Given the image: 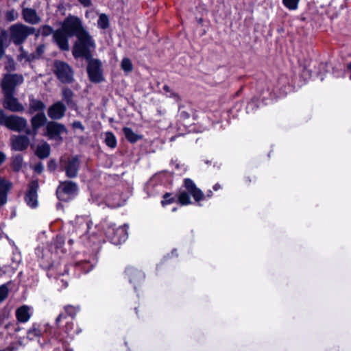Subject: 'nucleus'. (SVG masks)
Returning <instances> with one entry per match:
<instances>
[{
  "mask_svg": "<svg viewBox=\"0 0 351 351\" xmlns=\"http://www.w3.org/2000/svg\"><path fill=\"white\" fill-rule=\"evenodd\" d=\"M34 27L25 25L21 23L13 24L9 27V32L0 27V60L5 56L6 49L12 43L15 46L21 45L27 38L34 34Z\"/></svg>",
  "mask_w": 351,
  "mask_h": 351,
  "instance_id": "f257e3e1",
  "label": "nucleus"
},
{
  "mask_svg": "<svg viewBox=\"0 0 351 351\" xmlns=\"http://www.w3.org/2000/svg\"><path fill=\"white\" fill-rule=\"evenodd\" d=\"M26 337L29 341H38L42 348L57 346V341H64V337L57 333V328L47 324L43 327L40 324L33 323L27 330Z\"/></svg>",
  "mask_w": 351,
  "mask_h": 351,
  "instance_id": "f03ea898",
  "label": "nucleus"
},
{
  "mask_svg": "<svg viewBox=\"0 0 351 351\" xmlns=\"http://www.w3.org/2000/svg\"><path fill=\"white\" fill-rule=\"evenodd\" d=\"M74 36L76 37V40L72 49L73 56L75 59L80 58L90 59L93 56L92 50L95 48V40L84 28L79 17L77 21Z\"/></svg>",
  "mask_w": 351,
  "mask_h": 351,
  "instance_id": "7ed1b4c3",
  "label": "nucleus"
},
{
  "mask_svg": "<svg viewBox=\"0 0 351 351\" xmlns=\"http://www.w3.org/2000/svg\"><path fill=\"white\" fill-rule=\"evenodd\" d=\"M77 16L69 15L63 21L61 27L55 30L53 42L63 51L69 50V38L74 36Z\"/></svg>",
  "mask_w": 351,
  "mask_h": 351,
  "instance_id": "20e7f679",
  "label": "nucleus"
},
{
  "mask_svg": "<svg viewBox=\"0 0 351 351\" xmlns=\"http://www.w3.org/2000/svg\"><path fill=\"white\" fill-rule=\"evenodd\" d=\"M183 186L185 190L180 191L178 193V204L181 206H187L192 204L191 195L193 197L195 202L198 205H201L199 202L204 198L203 191L197 186L195 183L191 178H184L183 180Z\"/></svg>",
  "mask_w": 351,
  "mask_h": 351,
  "instance_id": "39448f33",
  "label": "nucleus"
},
{
  "mask_svg": "<svg viewBox=\"0 0 351 351\" xmlns=\"http://www.w3.org/2000/svg\"><path fill=\"white\" fill-rule=\"evenodd\" d=\"M52 71L62 84H70L75 81V71L73 67L66 62L54 60L52 65Z\"/></svg>",
  "mask_w": 351,
  "mask_h": 351,
  "instance_id": "423d86ee",
  "label": "nucleus"
},
{
  "mask_svg": "<svg viewBox=\"0 0 351 351\" xmlns=\"http://www.w3.org/2000/svg\"><path fill=\"white\" fill-rule=\"evenodd\" d=\"M78 187L75 182L70 180L60 182L56 189L57 198L64 202L71 201L77 193Z\"/></svg>",
  "mask_w": 351,
  "mask_h": 351,
  "instance_id": "0eeeda50",
  "label": "nucleus"
},
{
  "mask_svg": "<svg viewBox=\"0 0 351 351\" xmlns=\"http://www.w3.org/2000/svg\"><path fill=\"white\" fill-rule=\"evenodd\" d=\"M128 226L124 224L116 227L115 225H110L106 230V236L110 243L114 245H119L125 242L128 237Z\"/></svg>",
  "mask_w": 351,
  "mask_h": 351,
  "instance_id": "6e6552de",
  "label": "nucleus"
},
{
  "mask_svg": "<svg viewBox=\"0 0 351 351\" xmlns=\"http://www.w3.org/2000/svg\"><path fill=\"white\" fill-rule=\"evenodd\" d=\"M23 77L17 73H5L0 82L3 94L15 93L18 85L23 82Z\"/></svg>",
  "mask_w": 351,
  "mask_h": 351,
  "instance_id": "1a4fd4ad",
  "label": "nucleus"
},
{
  "mask_svg": "<svg viewBox=\"0 0 351 351\" xmlns=\"http://www.w3.org/2000/svg\"><path fill=\"white\" fill-rule=\"evenodd\" d=\"M87 62L86 71L89 80L93 83H100L104 81L101 62L93 56L85 59Z\"/></svg>",
  "mask_w": 351,
  "mask_h": 351,
  "instance_id": "9d476101",
  "label": "nucleus"
},
{
  "mask_svg": "<svg viewBox=\"0 0 351 351\" xmlns=\"http://www.w3.org/2000/svg\"><path fill=\"white\" fill-rule=\"evenodd\" d=\"M64 325L62 328V332H61V326L57 327V333L60 334L64 339V341H57V345L61 343L63 346H66L69 339H73L75 335H78L81 332V330L78 327L75 326L73 320L67 319L63 320Z\"/></svg>",
  "mask_w": 351,
  "mask_h": 351,
  "instance_id": "9b49d317",
  "label": "nucleus"
},
{
  "mask_svg": "<svg viewBox=\"0 0 351 351\" xmlns=\"http://www.w3.org/2000/svg\"><path fill=\"white\" fill-rule=\"evenodd\" d=\"M124 274L129 282L133 285L134 289H136L137 287L141 286L145 279L144 272L141 269L132 265L125 267Z\"/></svg>",
  "mask_w": 351,
  "mask_h": 351,
  "instance_id": "f8f14e48",
  "label": "nucleus"
},
{
  "mask_svg": "<svg viewBox=\"0 0 351 351\" xmlns=\"http://www.w3.org/2000/svg\"><path fill=\"white\" fill-rule=\"evenodd\" d=\"M39 188L38 180H34L27 184V191L25 194L24 200L27 205L31 208H36L38 206V191Z\"/></svg>",
  "mask_w": 351,
  "mask_h": 351,
  "instance_id": "ddd939ff",
  "label": "nucleus"
},
{
  "mask_svg": "<svg viewBox=\"0 0 351 351\" xmlns=\"http://www.w3.org/2000/svg\"><path fill=\"white\" fill-rule=\"evenodd\" d=\"M27 125V120L14 114L6 115L3 126L15 132H22Z\"/></svg>",
  "mask_w": 351,
  "mask_h": 351,
  "instance_id": "4468645a",
  "label": "nucleus"
},
{
  "mask_svg": "<svg viewBox=\"0 0 351 351\" xmlns=\"http://www.w3.org/2000/svg\"><path fill=\"white\" fill-rule=\"evenodd\" d=\"M46 131L48 137L51 139L62 141L61 134L67 132L65 125L56 121H49L47 123Z\"/></svg>",
  "mask_w": 351,
  "mask_h": 351,
  "instance_id": "2eb2a0df",
  "label": "nucleus"
},
{
  "mask_svg": "<svg viewBox=\"0 0 351 351\" xmlns=\"http://www.w3.org/2000/svg\"><path fill=\"white\" fill-rule=\"evenodd\" d=\"M15 93L3 95V106L5 109L13 112H22L24 111V106L18 99L14 97Z\"/></svg>",
  "mask_w": 351,
  "mask_h": 351,
  "instance_id": "dca6fc26",
  "label": "nucleus"
},
{
  "mask_svg": "<svg viewBox=\"0 0 351 351\" xmlns=\"http://www.w3.org/2000/svg\"><path fill=\"white\" fill-rule=\"evenodd\" d=\"M256 89L260 96L262 97L263 99L269 98L272 93L275 91L274 85L270 80L266 78L257 82Z\"/></svg>",
  "mask_w": 351,
  "mask_h": 351,
  "instance_id": "f3484780",
  "label": "nucleus"
},
{
  "mask_svg": "<svg viewBox=\"0 0 351 351\" xmlns=\"http://www.w3.org/2000/svg\"><path fill=\"white\" fill-rule=\"evenodd\" d=\"M80 311L78 306H74L72 305H66L64 307V312L60 313L59 315L56 318L55 324L56 326L60 328L62 326L63 320L71 319L73 320L77 312Z\"/></svg>",
  "mask_w": 351,
  "mask_h": 351,
  "instance_id": "a211bd4d",
  "label": "nucleus"
},
{
  "mask_svg": "<svg viewBox=\"0 0 351 351\" xmlns=\"http://www.w3.org/2000/svg\"><path fill=\"white\" fill-rule=\"evenodd\" d=\"M80 167V160L78 155L69 159L64 167L66 176L69 178H75L77 176Z\"/></svg>",
  "mask_w": 351,
  "mask_h": 351,
  "instance_id": "6ab92c4d",
  "label": "nucleus"
},
{
  "mask_svg": "<svg viewBox=\"0 0 351 351\" xmlns=\"http://www.w3.org/2000/svg\"><path fill=\"white\" fill-rule=\"evenodd\" d=\"M66 110V106L59 101L49 107L47 114L51 119L59 120L64 116Z\"/></svg>",
  "mask_w": 351,
  "mask_h": 351,
  "instance_id": "aec40b11",
  "label": "nucleus"
},
{
  "mask_svg": "<svg viewBox=\"0 0 351 351\" xmlns=\"http://www.w3.org/2000/svg\"><path fill=\"white\" fill-rule=\"evenodd\" d=\"M12 182L4 177L0 176V206H3L8 201V196L12 188Z\"/></svg>",
  "mask_w": 351,
  "mask_h": 351,
  "instance_id": "412c9836",
  "label": "nucleus"
},
{
  "mask_svg": "<svg viewBox=\"0 0 351 351\" xmlns=\"http://www.w3.org/2000/svg\"><path fill=\"white\" fill-rule=\"evenodd\" d=\"M29 143L30 141L28 136L26 135H19L12 140V149L15 151L23 152L28 148Z\"/></svg>",
  "mask_w": 351,
  "mask_h": 351,
  "instance_id": "4be33fe9",
  "label": "nucleus"
},
{
  "mask_svg": "<svg viewBox=\"0 0 351 351\" xmlns=\"http://www.w3.org/2000/svg\"><path fill=\"white\" fill-rule=\"evenodd\" d=\"M30 122L32 128V134L36 135L38 133V129L47 123V119L45 112H40L32 117Z\"/></svg>",
  "mask_w": 351,
  "mask_h": 351,
  "instance_id": "5701e85b",
  "label": "nucleus"
},
{
  "mask_svg": "<svg viewBox=\"0 0 351 351\" xmlns=\"http://www.w3.org/2000/svg\"><path fill=\"white\" fill-rule=\"evenodd\" d=\"M29 108L27 111V114H33L35 112H44L46 108L45 104L39 99H35L33 95L29 97Z\"/></svg>",
  "mask_w": 351,
  "mask_h": 351,
  "instance_id": "b1692460",
  "label": "nucleus"
},
{
  "mask_svg": "<svg viewBox=\"0 0 351 351\" xmlns=\"http://www.w3.org/2000/svg\"><path fill=\"white\" fill-rule=\"evenodd\" d=\"M22 15L24 21L29 24L35 25L40 21L36 11L32 8H23Z\"/></svg>",
  "mask_w": 351,
  "mask_h": 351,
  "instance_id": "393cba45",
  "label": "nucleus"
},
{
  "mask_svg": "<svg viewBox=\"0 0 351 351\" xmlns=\"http://www.w3.org/2000/svg\"><path fill=\"white\" fill-rule=\"evenodd\" d=\"M31 317L29 313V308L28 306L23 305L18 308L16 311V317L18 322L25 323L28 322Z\"/></svg>",
  "mask_w": 351,
  "mask_h": 351,
  "instance_id": "a878e982",
  "label": "nucleus"
},
{
  "mask_svg": "<svg viewBox=\"0 0 351 351\" xmlns=\"http://www.w3.org/2000/svg\"><path fill=\"white\" fill-rule=\"evenodd\" d=\"M62 99L66 102V105L71 109L77 108V104L73 101V97L74 93L69 88H64L62 91Z\"/></svg>",
  "mask_w": 351,
  "mask_h": 351,
  "instance_id": "bb28decb",
  "label": "nucleus"
},
{
  "mask_svg": "<svg viewBox=\"0 0 351 351\" xmlns=\"http://www.w3.org/2000/svg\"><path fill=\"white\" fill-rule=\"evenodd\" d=\"M289 84V78L286 75H280L276 84L274 86L275 91H280V93H285L287 90V87Z\"/></svg>",
  "mask_w": 351,
  "mask_h": 351,
  "instance_id": "cd10ccee",
  "label": "nucleus"
},
{
  "mask_svg": "<svg viewBox=\"0 0 351 351\" xmlns=\"http://www.w3.org/2000/svg\"><path fill=\"white\" fill-rule=\"evenodd\" d=\"M64 236L62 234H57L56 237L53 239V241L54 248L56 249L57 253L61 252L62 254H65L66 252V250L64 248Z\"/></svg>",
  "mask_w": 351,
  "mask_h": 351,
  "instance_id": "c85d7f7f",
  "label": "nucleus"
},
{
  "mask_svg": "<svg viewBox=\"0 0 351 351\" xmlns=\"http://www.w3.org/2000/svg\"><path fill=\"white\" fill-rule=\"evenodd\" d=\"M123 132L127 141L131 143H135L142 138V135L136 134L130 128L124 127Z\"/></svg>",
  "mask_w": 351,
  "mask_h": 351,
  "instance_id": "c756f323",
  "label": "nucleus"
},
{
  "mask_svg": "<svg viewBox=\"0 0 351 351\" xmlns=\"http://www.w3.org/2000/svg\"><path fill=\"white\" fill-rule=\"evenodd\" d=\"M50 146L47 143L38 145L36 149L35 154L40 159H45L50 155Z\"/></svg>",
  "mask_w": 351,
  "mask_h": 351,
  "instance_id": "7c9ffc66",
  "label": "nucleus"
},
{
  "mask_svg": "<svg viewBox=\"0 0 351 351\" xmlns=\"http://www.w3.org/2000/svg\"><path fill=\"white\" fill-rule=\"evenodd\" d=\"M23 162V157L22 154H16L12 157L11 168L14 172H19L22 168Z\"/></svg>",
  "mask_w": 351,
  "mask_h": 351,
  "instance_id": "2f4dec72",
  "label": "nucleus"
},
{
  "mask_svg": "<svg viewBox=\"0 0 351 351\" xmlns=\"http://www.w3.org/2000/svg\"><path fill=\"white\" fill-rule=\"evenodd\" d=\"M175 202L178 203V194L174 195L172 193L167 192L163 194L160 204L162 207H166Z\"/></svg>",
  "mask_w": 351,
  "mask_h": 351,
  "instance_id": "473e14b6",
  "label": "nucleus"
},
{
  "mask_svg": "<svg viewBox=\"0 0 351 351\" xmlns=\"http://www.w3.org/2000/svg\"><path fill=\"white\" fill-rule=\"evenodd\" d=\"M104 141L106 145L112 149H114L117 147V138L115 135L112 132H106Z\"/></svg>",
  "mask_w": 351,
  "mask_h": 351,
  "instance_id": "72a5a7b5",
  "label": "nucleus"
},
{
  "mask_svg": "<svg viewBox=\"0 0 351 351\" xmlns=\"http://www.w3.org/2000/svg\"><path fill=\"white\" fill-rule=\"evenodd\" d=\"M75 267L81 269L84 273H88L93 269V265L88 261H77L75 263Z\"/></svg>",
  "mask_w": 351,
  "mask_h": 351,
  "instance_id": "f704fd0d",
  "label": "nucleus"
},
{
  "mask_svg": "<svg viewBox=\"0 0 351 351\" xmlns=\"http://www.w3.org/2000/svg\"><path fill=\"white\" fill-rule=\"evenodd\" d=\"M55 31L53 30V27L49 25H44L41 26L40 29L38 31L37 33L35 32L36 37H38L39 36V34L40 32L41 35L44 37H47L51 34L53 35V32Z\"/></svg>",
  "mask_w": 351,
  "mask_h": 351,
  "instance_id": "c9c22d12",
  "label": "nucleus"
},
{
  "mask_svg": "<svg viewBox=\"0 0 351 351\" xmlns=\"http://www.w3.org/2000/svg\"><path fill=\"white\" fill-rule=\"evenodd\" d=\"M109 19L106 14H101L97 21V25L102 29H106L109 27Z\"/></svg>",
  "mask_w": 351,
  "mask_h": 351,
  "instance_id": "e433bc0d",
  "label": "nucleus"
},
{
  "mask_svg": "<svg viewBox=\"0 0 351 351\" xmlns=\"http://www.w3.org/2000/svg\"><path fill=\"white\" fill-rule=\"evenodd\" d=\"M121 69L125 72H130L133 69V65L128 58H124L121 63Z\"/></svg>",
  "mask_w": 351,
  "mask_h": 351,
  "instance_id": "4c0bfd02",
  "label": "nucleus"
},
{
  "mask_svg": "<svg viewBox=\"0 0 351 351\" xmlns=\"http://www.w3.org/2000/svg\"><path fill=\"white\" fill-rule=\"evenodd\" d=\"M5 17L7 21L12 22L19 17V14L14 9H11L5 12Z\"/></svg>",
  "mask_w": 351,
  "mask_h": 351,
  "instance_id": "58836bf2",
  "label": "nucleus"
},
{
  "mask_svg": "<svg viewBox=\"0 0 351 351\" xmlns=\"http://www.w3.org/2000/svg\"><path fill=\"white\" fill-rule=\"evenodd\" d=\"M300 0H282L283 5L290 10H294L298 8Z\"/></svg>",
  "mask_w": 351,
  "mask_h": 351,
  "instance_id": "ea45409f",
  "label": "nucleus"
},
{
  "mask_svg": "<svg viewBox=\"0 0 351 351\" xmlns=\"http://www.w3.org/2000/svg\"><path fill=\"white\" fill-rule=\"evenodd\" d=\"M9 289L5 284L0 286V303L3 302L8 296Z\"/></svg>",
  "mask_w": 351,
  "mask_h": 351,
  "instance_id": "a19ab883",
  "label": "nucleus"
},
{
  "mask_svg": "<svg viewBox=\"0 0 351 351\" xmlns=\"http://www.w3.org/2000/svg\"><path fill=\"white\" fill-rule=\"evenodd\" d=\"M7 58L8 62L5 65V69L8 72L14 71L16 70V66L13 58L9 56H7Z\"/></svg>",
  "mask_w": 351,
  "mask_h": 351,
  "instance_id": "79ce46f5",
  "label": "nucleus"
},
{
  "mask_svg": "<svg viewBox=\"0 0 351 351\" xmlns=\"http://www.w3.org/2000/svg\"><path fill=\"white\" fill-rule=\"evenodd\" d=\"M58 165L56 160L51 158L47 162V169L50 172L54 171L57 169Z\"/></svg>",
  "mask_w": 351,
  "mask_h": 351,
  "instance_id": "37998d69",
  "label": "nucleus"
},
{
  "mask_svg": "<svg viewBox=\"0 0 351 351\" xmlns=\"http://www.w3.org/2000/svg\"><path fill=\"white\" fill-rule=\"evenodd\" d=\"M163 90L166 93H169V97H173L174 99H179V95L176 93H174L171 90L170 87L168 85H164L163 86Z\"/></svg>",
  "mask_w": 351,
  "mask_h": 351,
  "instance_id": "c03bdc74",
  "label": "nucleus"
},
{
  "mask_svg": "<svg viewBox=\"0 0 351 351\" xmlns=\"http://www.w3.org/2000/svg\"><path fill=\"white\" fill-rule=\"evenodd\" d=\"M179 114H180V117L182 120L188 119L190 117V113L188 112L187 111L184 110V107H180L179 108Z\"/></svg>",
  "mask_w": 351,
  "mask_h": 351,
  "instance_id": "a18cd8bd",
  "label": "nucleus"
},
{
  "mask_svg": "<svg viewBox=\"0 0 351 351\" xmlns=\"http://www.w3.org/2000/svg\"><path fill=\"white\" fill-rule=\"evenodd\" d=\"M34 171L35 173L38 174H41L44 170L43 165L41 162H38L36 164L34 165Z\"/></svg>",
  "mask_w": 351,
  "mask_h": 351,
  "instance_id": "49530a36",
  "label": "nucleus"
},
{
  "mask_svg": "<svg viewBox=\"0 0 351 351\" xmlns=\"http://www.w3.org/2000/svg\"><path fill=\"white\" fill-rule=\"evenodd\" d=\"M72 127L74 129H80L82 131H84V129H85L84 126L83 125L82 122L80 121H73V123H72Z\"/></svg>",
  "mask_w": 351,
  "mask_h": 351,
  "instance_id": "de8ad7c7",
  "label": "nucleus"
},
{
  "mask_svg": "<svg viewBox=\"0 0 351 351\" xmlns=\"http://www.w3.org/2000/svg\"><path fill=\"white\" fill-rule=\"evenodd\" d=\"M84 8H89L92 5V0H77Z\"/></svg>",
  "mask_w": 351,
  "mask_h": 351,
  "instance_id": "09e8293b",
  "label": "nucleus"
},
{
  "mask_svg": "<svg viewBox=\"0 0 351 351\" xmlns=\"http://www.w3.org/2000/svg\"><path fill=\"white\" fill-rule=\"evenodd\" d=\"M6 115L7 114L5 113L4 110H2L1 108H0V125L1 126L3 125Z\"/></svg>",
  "mask_w": 351,
  "mask_h": 351,
  "instance_id": "8fccbe9b",
  "label": "nucleus"
},
{
  "mask_svg": "<svg viewBox=\"0 0 351 351\" xmlns=\"http://www.w3.org/2000/svg\"><path fill=\"white\" fill-rule=\"evenodd\" d=\"M8 267L7 265H3V267L0 265V276L5 274L8 271Z\"/></svg>",
  "mask_w": 351,
  "mask_h": 351,
  "instance_id": "3c124183",
  "label": "nucleus"
},
{
  "mask_svg": "<svg viewBox=\"0 0 351 351\" xmlns=\"http://www.w3.org/2000/svg\"><path fill=\"white\" fill-rule=\"evenodd\" d=\"M213 195V193L211 190L207 191L206 194L204 193V198L202 199V201L212 197Z\"/></svg>",
  "mask_w": 351,
  "mask_h": 351,
  "instance_id": "603ef678",
  "label": "nucleus"
},
{
  "mask_svg": "<svg viewBox=\"0 0 351 351\" xmlns=\"http://www.w3.org/2000/svg\"><path fill=\"white\" fill-rule=\"evenodd\" d=\"M5 154L3 152L0 151V166L5 162Z\"/></svg>",
  "mask_w": 351,
  "mask_h": 351,
  "instance_id": "864d4df0",
  "label": "nucleus"
},
{
  "mask_svg": "<svg viewBox=\"0 0 351 351\" xmlns=\"http://www.w3.org/2000/svg\"><path fill=\"white\" fill-rule=\"evenodd\" d=\"M243 182L247 185H249L251 183V182H252V179H251V178L250 176H245L244 178H243Z\"/></svg>",
  "mask_w": 351,
  "mask_h": 351,
  "instance_id": "5fc2aeb1",
  "label": "nucleus"
},
{
  "mask_svg": "<svg viewBox=\"0 0 351 351\" xmlns=\"http://www.w3.org/2000/svg\"><path fill=\"white\" fill-rule=\"evenodd\" d=\"M36 53L38 55H41L43 53V47L40 45L36 48Z\"/></svg>",
  "mask_w": 351,
  "mask_h": 351,
  "instance_id": "6e6d98bb",
  "label": "nucleus"
},
{
  "mask_svg": "<svg viewBox=\"0 0 351 351\" xmlns=\"http://www.w3.org/2000/svg\"><path fill=\"white\" fill-rule=\"evenodd\" d=\"M139 307H140V305L138 304V306H136L134 308V310L135 313L137 315V317H139V314H138V308H139Z\"/></svg>",
  "mask_w": 351,
  "mask_h": 351,
  "instance_id": "4d7b16f0",
  "label": "nucleus"
},
{
  "mask_svg": "<svg viewBox=\"0 0 351 351\" xmlns=\"http://www.w3.org/2000/svg\"><path fill=\"white\" fill-rule=\"evenodd\" d=\"M213 189H214L215 191H217V190H219V189H221V185H220L219 184L217 183V184H215L213 186Z\"/></svg>",
  "mask_w": 351,
  "mask_h": 351,
  "instance_id": "13d9d810",
  "label": "nucleus"
},
{
  "mask_svg": "<svg viewBox=\"0 0 351 351\" xmlns=\"http://www.w3.org/2000/svg\"><path fill=\"white\" fill-rule=\"evenodd\" d=\"M243 87H241V88H240V89H239V90H237V93H236V96H239V95L241 94V92H242V90H243Z\"/></svg>",
  "mask_w": 351,
  "mask_h": 351,
  "instance_id": "bf43d9fd",
  "label": "nucleus"
},
{
  "mask_svg": "<svg viewBox=\"0 0 351 351\" xmlns=\"http://www.w3.org/2000/svg\"><path fill=\"white\" fill-rule=\"evenodd\" d=\"M68 243H69L70 245H71L73 243V239H69V240L68 241Z\"/></svg>",
  "mask_w": 351,
  "mask_h": 351,
  "instance_id": "052dcab7",
  "label": "nucleus"
},
{
  "mask_svg": "<svg viewBox=\"0 0 351 351\" xmlns=\"http://www.w3.org/2000/svg\"><path fill=\"white\" fill-rule=\"evenodd\" d=\"M86 226L87 230L89 229V228H90L89 222L86 223Z\"/></svg>",
  "mask_w": 351,
  "mask_h": 351,
  "instance_id": "680f3d73",
  "label": "nucleus"
},
{
  "mask_svg": "<svg viewBox=\"0 0 351 351\" xmlns=\"http://www.w3.org/2000/svg\"><path fill=\"white\" fill-rule=\"evenodd\" d=\"M53 351H61V350L59 348L56 347Z\"/></svg>",
  "mask_w": 351,
  "mask_h": 351,
  "instance_id": "e2e57ef3",
  "label": "nucleus"
},
{
  "mask_svg": "<svg viewBox=\"0 0 351 351\" xmlns=\"http://www.w3.org/2000/svg\"><path fill=\"white\" fill-rule=\"evenodd\" d=\"M177 210H178V208L174 207V208H173V209H172V212H176Z\"/></svg>",
  "mask_w": 351,
  "mask_h": 351,
  "instance_id": "0e129e2a",
  "label": "nucleus"
},
{
  "mask_svg": "<svg viewBox=\"0 0 351 351\" xmlns=\"http://www.w3.org/2000/svg\"><path fill=\"white\" fill-rule=\"evenodd\" d=\"M26 133H27V134H31V131H30L29 130H27L26 131Z\"/></svg>",
  "mask_w": 351,
  "mask_h": 351,
  "instance_id": "69168bd1",
  "label": "nucleus"
},
{
  "mask_svg": "<svg viewBox=\"0 0 351 351\" xmlns=\"http://www.w3.org/2000/svg\"><path fill=\"white\" fill-rule=\"evenodd\" d=\"M125 345L126 347H128V342L127 341L125 342Z\"/></svg>",
  "mask_w": 351,
  "mask_h": 351,
  "instance_id": "338daca9",
  "label": "nucleus"
},
{
  "mask_svg": "<svg viewBox=\"0 0 351 351\" xmlns=\"http://www.w3.org/2000/svg\"><path fill=\"white\" fill-rule=\"evenodd\" d=\"M65 351H69V349L67 348H65Z\"/></svg>",
  "mask_w": 351,
  "mask_h": 351,
  "instance_id": "774afa93",
  "label": "nucleus"
}]
</instances>
